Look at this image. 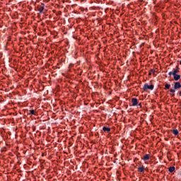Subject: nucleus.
<instances>
[{
    "label": "nucleus",
    "mask_w": 181,
    "mask_h": 181,
    "mask_svg": "<svg viewBox=\"0 0 181 181\" xmlns=\"http://www.w3.org/2000/svg\"><path fill=\"white\" fill-rule=\"evenodd\" d=\"M45 5L43 3L37 6V11L40 13H46L47 12V10L45 9Z\"/></svg>",
    "instance_id": "obj_1"
},
{
    "label": "nucleus",
    "mask_w": 181,
    "mask_h": 181,
    "mask_svg": "<svg viewBox=\"0 0 181 181\" xmlns=\"http://www.w3.org/2000/svg\"><path fill=\"white\" fill-rule=\"evenodd\" d=\"M155 88V86L153 85H148V83H145L144 87H143V90L144 91H146L147 90H153V88Z\"/></svg>",
    "instance_id": "obj_2"
},
{
    "label": "nucleus",
    "mask_w": 181,
    "mask_h": 181,
    "mask_svg": "<svg viewBox=\"0 0 181 181\" xmlns=\"http://www.w3.org/2000/svg\"><path fill=\"white\" fill-rule=\"evenodd\" d=\"M180 70V69H179L178 66L176 67V69H175L173 71H170L168 73L169 76H173L175 74H177V73H179V71Z\"/></svg>",
    "instance_id": "obj_3"
},
{
    "label": "nucleus",
    "mask_w": 181,
    "mask_h": 181,
    "mask_svg": "<svg viewBox=\"0 0 181 181\" xmlns=\"http://www.w3.org/2000/svg\"><path fill=\"white\" fill-rule=\"evenodd\" d=\"M132 104L133 107H136L138 105V99L136 98H132Z\"/></svg>",
    "instance_id": "obj_4"
},
{
    "label": "nucleus",
    "mask_w": 181,
    "mask_h": 181,
    "mask_svg": "<svg viewBox=\"0 0 181 181\" xmlns=\"http://www.w3.org/2000/svg\"><path fill=\"white\" fill-rule=\"evenodd\" d=\"M179 88H181V84L180 82H175L174 85V89L177 90Z\"/></svg>",
    "instance_id": "obj_5"
},
{
    "label": "nucleus",
    "mask_w": 181,
    "mask_h": 181,
    "mask_svg": "<svg viewBox=\"0 0 181 181\" xmlns=\"http://www.w3.org/2000/svg\"><path fill=\"white\" fill-rule=\"evenodd\" d=\"M151 158V156L149 154H146L145 156H144V157L142 158L143 160H149Z\"/></svg>",
    "instance_id": "obj_6"
},
{
    "label": "nucleus",
    "mask_w": 181,
    "mask_h": 181,
    "mask_svg": "<svg viewBox=\"0 0 181 181\" xmlns=\"http://www.w3.org/2000/svg\"><path fill=\"white\" fill-rule=\"evenodd\" d=\"M174 76V80L175 81H177L178 80H180V75L175 74L173 75Z\"/></svg>",
    "instance_id": "obj_7"
},
{
    "label": "nucleus",
    "mask_w": 181,
    "mask_h": 181,
    "mask_svg": "<svg viewBox=\"0 0 181 181\" xmlns=\"http://www.w3.org/2000/svg\"><path fill=\"white\" fill-rule=\"evenodd\" d=\"M103 131H104V132H110V131H111V128L103 127Z\"/></svg>",
    "instance_id": "obj_8"
},
{
    "label": "nucleus",
    "mask_w": 181,
    "mask_h": 181,
    "mask_svg": "<svg viewBox=\"0 0 181 181\" xmlns=\"http://www.w3.org/2000/svg\"><path fill=\"white\" fill-rule=\"evenodd\" d=\"M144 170H145V167L144 165L138 168V172H144Z\"/></svg>",
    "instance_id": "obj_9"
},
{
    "label": "nucleus",
    "mask_w": 181,
    "mask_h": 181,
    "mask_svg": "<svg viewBox=\"0 0 181 181\" xmlns=\"http://www.w3.org/2000/svg\"><path fill=\"white\" fill-rule=\"evenodd\" d=\"M168 170H169V172H170V173H173V172H175V167H170L169 168H168Z\"/></svg>",
    "instance_id": "obj_10"
},
{
    "label": "nucleus",
    "mask_w": 181,
    "mask_h": 181,
    "mask_svg": "<svg viewBox=\"0 0 181 181\" xmlns=\"http://www.w3.org/2000/svg\"><path fill=\"white\" fill-rule=\"evenodd\" d=\"M173 134L175 136L179 135V131L177 129H174L173 130Z\"/></svg>",
    "instance_id": "obj_11"
},
{
    "label": "nucleus",
    "mask_w": 181,
    "mask_h": 181,
    "mask_svg": "<svg viewBox=\"0 0 181 181\" xmlns=\"http://www.w3.org/2000/svg\"><path fill=\"white\" fill-rule=\"evenodd\" d=\"M165 88V90H169L170 88V84L166 83L165 85V88Z\"/></svg>",
    "instance_id": "obj_12"
},
{
    "label": "nucleus",
    "mask_w": 181,
    "mask_h": 181,
    "mask_svg": "<svg viewBox=\"0 0 181 181\" xmlns=\"http://www.w3.org/2000/svg\"><path fill=\"white\" fill-rule=\"evenodd\" d=\"M30 114L31 115H36V112H35V111L33 110H30Z\"/></svg>",
    "instance_id": "obj_13"
},
{
    "label": "nucleus",
    "mask_w": 181,
    "mask_h": 181,
    "mask_svg": "<svg viewBox=\"0 0 181 181\" xmlns=\"http://www.w3.org/2000/svg\"><path fill=\"white\" fill-rule=\"evenodd\" d=\"M150 71H151V73H153V74H155V71H156L155 69H151Z\"/></svg>",
    "instance_id": "obj_14"
},
{
    "label": "nucleus",
    "mask_w": 181,
    "mask_h": 181,
    "mask_svg": "<svg viewBox=\"0 0 181 181\" xmlns=\"http://www.w3.org/2000/svg\"><path fill=\"white\" fill-rule=\"evenodd\" d=\"M175 89H170V93H175Z\"/></svg>",
    "instance_id": "obj_15"
},
{
    "label": "nucleus",
    "mask_w": 181,
    "mask_h": 181,
    "mask_svg": "<svg viewBox=\"0 0 181 181\" xmlns=\"http://www.w3.org/2000/svg\"><path fill=\"white\" fill-rule=\"evenodd\" d=\"M152 73H153V72H151V71H150V72H149V74H148V76H152Z\"/></svg>",
    "instance_id": "obj_16"
},
{
    "label": "nucleus",
    "mask_w": 181,
    "mask_h": 181,
    "mask_svg": "<svg viewBox=\"0 0 181 181\" xmlns=\"http://www.w3.org/2000/svg\"><path fill=\"white\" fill-rule=\"evenodd\" d=\"M178 94H179L180 97H181V90L179 91Z\"/></svg>",
    "instance_id": "obj_17"
},
{
    "label": "nucleus",
    "mask_w": 181,
    "mask_h": 181,
    "mask_svg": "<svg viewBox=\"0 0 181 181\" xmlns=\"http://www.w3.org/2000/svg\"><path fill=\"white\" fill-rule=\"evenodd\" d=\"M171 97H175V94L170 93Z\"/></svg>",
    "instance_id": "obj_18"
},
{
    "label": "nucleus",
    "mask_w": 181,
    "mask_h": 181,
    "mask_svg": "<svg viewBox=\"0 0 181 181\" xmlns=\"http://www.w3.org/2000/svg\"><path fill=\"white\" fill-rule=\"evenodd\" d=\"M139 107H142V105L141 103L139 104Z\"/></svg>",
    "instance_id": "obj_19"
}]
</instances>
